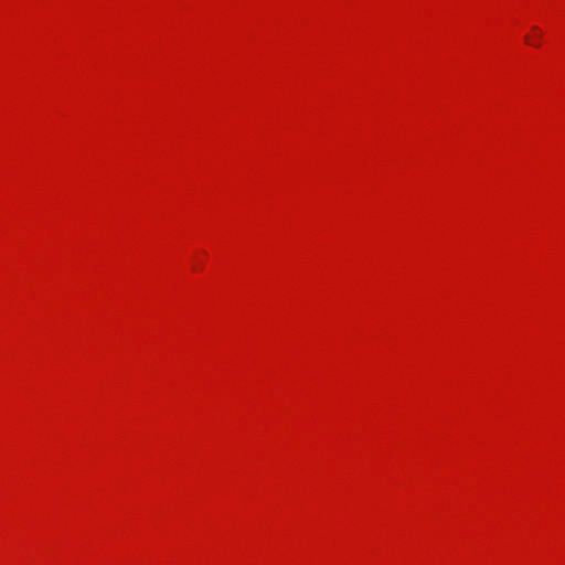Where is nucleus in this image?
<instances>
[{
    "label": "nucleus",
    "mask_w": 565,
    "mask_h": 565,
    "mask_svg": "<svg viewBox=\"0 0 565 565\" xmlns=\"http://www.w3.org/2000/svg\"><path fill=\"white\" fill-rule=\"evenodd\" d=\"M525 41H526L527 44H531V45H535V46L540 45L539 42H536L535 40H532L530 36H526Z\"/></svg>",
    "instance_id": "1"
},
{
    "label": "nucleus",
    "mask_w": 565,
    "mask_h": 565,
    "mask_svg": "<svg viewBox=\"0 0 565 565\" xmlns=\"http://www.w3.org/2000/svg\"><path fill=\"white\" fill-rule=\"evenodd\" d=\"M533 31L539 33V35H541V31H540V29L537 26H533Z\"/></svg>",
    "instance_id": "2"
}]
</instances>
